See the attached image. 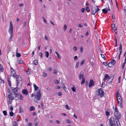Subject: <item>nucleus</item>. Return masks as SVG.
Instances as JSON below:
<instances>
[{"instance_id":"obj_12","label":"nucleus","mask_w":126,"mask_h":126,"mask_svg":"<svg viewBox=\"0 0 126 126\" xmlns=\"http://www.w3.org/2000/svg\"><path fill=\"white\" fill-rule=\"evenodd\" d=\"M21 79L20 76L18 75L16 76V80L17 82L16 85L17 86L19 82V80Z\"/></svg>"},{"instance_id":"obj_51","label":"nucleus","mask_w":126,"mask_h":126,"mask_svg":"<svg viewBox=\"0 0 126 126\" xmlns=\"http://www.w3.org/2000/svg\"><path fill=\"white\" fill-rule=\"evenodd\" d=\"M86 9L87 11H88V12H89L90 11V9L88 7H86Z\"/></svg>"},{"instance_id":"obj_62","label":"nucleus","mask_w":126,"mask_h":126,"mask_svg":"<svg viewBox=\"0 0 126 126\" xmlns=\"http://www.w3.org/2000/svg\"><path fill=\"white\" fill-rule=\"evenodd\" d=\"M103 64L105 66H107L108 65L107 63L106 62H103Z\"/></svg>"},{"instance_id":"obj_31","label":"nucleus","mask_w":126,"mask_h":126,"mask_svg":"<svg viewBox=\"0 0 126 126\" xmlns=\"http://www.w3.org/2000/svg\"><path fill=\"white\" fill-rule=\"evenodd\" d=\"M126 63V60H125V61L123 64L122 65V68L123 69H124V68L125 65Z\"/></svg>"},{"instance_id":"obj_60","label":"nucleus","mask_w":126,"mask_h":126,"mask_svg":"<svg viewBox=\"0 0 126 126\" xmlns=\"http://www.w3.org/2000/svg\"><path fill=\"white\" fill-rule=\"evenodd\" d=\"M28 70H28V71H27V74H28V75H29L30 74V71H29V69L28 68Z\"/></svg>"},{"instance_id":"obj_59","label":"nucleus","mask_w":126,"mask_h":126,"mask_svg":"<svg viewBox=\"0 0 126 126\" xmlns=\"http://www.w3.org/2000/svg\"><path fill=\"white\" fill-rule=\"evenodd\" d=\"M3 68L2 67L0 68V71L3 72Z\"/></svg>"},{"instance_id":"obj_56","label":"nucleus","mask_w":126,"mask_h":126,"mask_svg":"<svg viewBox=\"0 0 126 126\" xmlns=\"http://www.w3.org/2000/svg\"><path fill=\"white\" fill-rule=\"evenodd\" d=\"M53 73L55 74H57V71L56 70H53Z\"/></svg>"},{"instance_id":"obj_39","label":"nucleus","mask_w":126,"mask_h":126,"mask_svg":"<svg viewBox=\"0 0 126 126\" xmlns=\"http://www.w3.org/2000/svg\"><path fill=\"white\" fill-rule=\"evenodd\" d=\"M47 74L45 72H44L43 73V74L42 76H43V77H45L47 76Z\"/></svg>"},{"instance_id":"obj_49","label":"nucleus","mask_w":126,"mask_h":126,"mask_svg":"<svg viewBox=\"0 0 126 126\" xmlns=\"http://www.w3.org/2000/svg\"><path fill=\"white\" fill-rule=\"evenodd\" d=\"M4 80H2L1 79H0V83H4Z\"/></svg>"},{"instance_id":"obj_53","label":"nucleus","mask_w":126,"mask_h":126,"mask_svg":"<svg viewBox=\"0 0 126 126\" xmlns=\"http://www.w3.org/2000/svg\"><path fill=\"white\" fill-rule=\"evenodd\" d=\"M74 60L76 61L78 59V57L77 56H75L74 57Z\"/></svg>"},{"instance_id":"obj_25","label":"nucleus","mask_w":126,"mask_h":126,"mask_svg":"<svg viewBox=\"0 0 126 126\" xmlns=\"http://www.w3.org/2000/svg\"><path fill=\"white\" fill-rule=\"evenodd\" d=\"M79 62H77L76 63V65L75 66V68H77L79 66Z\"/></svg>"},{"instance_id":"obj_6","label":"nucleus","mask_w":126,"mask_h":126,"mask_svg":"<svg viewBox=\"0 0 126 126\" xmlns=\"http://www.w3.org/2000/svg\"><path fill=\"white\" fill-rule=\"evenodd\" d=\"M12 92H14L15 93L14 94H15V98L17 97V96L19 95V93L18 92V90L17 87L14 88Z\"/></svg>"},{"instance_id":"obj_23","label":"nucleus","mask_w":126,"mask_h":126,"mask_svg":"<svg viewBox=\"0 0 126 126\" xmlns=\"http://www.w3.org/2000/svg\"><path fill=\"white\" fill-rule=\"evenodd\" d=\"M33 63L35 65H37V64H38L37 61V60H34V61H33Z\"/></svg>"},{"instance_id":"obj_27","label":"nucleus","mask_w":126,"mask_h":126,"mask_svg":"<svg viewBox=\"0 0 126 126\" xmlns=\"http://www.w3.org/2000/svg\"><path fill=\"white\" fill-rule=\"evenodd\" d=\"M19 96L20 99L21 100H23V97L21 95V94L20 93H19Z\"/></svg>"},{"instance_id":"obj_8","label":"nucleus","mask_w":126,"mask_h":126,"mask_svg":"<svg viewBox=\"0 0 126 126\" xmlns=\"http://www.w3.org/2000/svg\"><path fill=\"white\" fill-rule=\"evenodd\" d=\"M9 93L8 95V99L14 100V97L12 96V94L11 92H8Z\"/></svg>"},{"instance_id":"obj_46","label":"nucleus","mask_w":126,"mask_h":126,"mask_svg":"<svg viewBox=\"0 0 126 126\" xmlns=\"http://www.w3.org/2000/svg\"><path fill=\"white\" fill-rule=\"evenodd\" d=\"M106 115L107 116H109V115L110 113L108 111H106L105 112Z\"/></svg>"},{"instance_id":"obj_3","label":"nucleus","mask_w":126,"mask_h":126,"mask_svg":"<svg viewBox=\"0 0 126 126\" xmlns=\"http://www.w3.org/2000/svg\"><path fill=\"white\" fill-rule=\"evenodd\" d=\"M114 114L117 119L120 118L121 116V115L120 113H119L116 107H115V108Z\"/></svg>"},{"instance_id":"obj_1","label":"nucleus","mask_w":126,"mask_h":126,"mask_svg":"<svg viewBox=\"0 0 126 126\" xmlns=\"http://www.w3.org/2000/svg\"><path fill=\"white\" fill-rule=\"evenodd\" d=\"M116 98L118 102V105L121 108H122V97L120 96L119 92L118 91L116 92Z\"/></svg>"},{"instance_id":"obj_36","label":"nucleus","mask_w":126,"mask_h":126,"mask_svg":"<svg viewBox=\"0 0 126 126\" xmlns=\"http://www.w3.org/2000/svg\"><path fill=\"white\" fill-rule=\"evenodd\" d=\"M23 61L22 60H19L18 61L17 63L19 64H21L22 63Z\"/></svg>"},{"instance_id":"obj_26","label":"nucleus","mask_w":126,"mask_h":126,"mask_svg":"<svg viewBox=\"0 0 126 126\" xmlns=\"http://www.w3.org/2000/svg\"><path fill=\"white\" fill-rule=\"evenodd\" d=\"M13 100H11V99H8V104L9 105H10L12 103V101Z\"/></svg>"},{"instance_id":"obj_13","label":"nucleus","mask_w":126,"mask_h":126,"mask_svg":"<svg viewBox=\"0 0 126 126\" xmlns=\"http://www.w3.org/2000/svg\"><path fill=\"white\" fill-rule=\"evenodd\" d=\"M84 75L83 72H80V74L79 75V78L80 79H82L83 78H84Z\"/></svg>"},{"instance_id":"obj_43","label":"nucleus","mask_w":126,"mask_h":126,"mask_svg":"<svg viewBox=\"0 0 126 126\" xmlns=\"http://www.w3.org/2000/svg\"><path fill=\"white\" fill-rule=\"evenodd\" d=\"M21 56V55L19 53H17L16 54V56L17 57H19Z\"/></svg>"},{"instance_id":"obj_16","label":"nucleus","mask_w":126,"mask_h":126,"mask_svg":"<svg viewBox=\"0 0 126 126\" xmlns=\"http://www.w3.org/2000/svg\"><path fill=\"white\" fill-rule=\"evenodd\" d=\"M92 14L94 16L95 15V13L96 12V9L95 8H92Z\"/></svg>"},{"instance_id":"obj_22","label":"nucleus","mask_w":126,"mask_h":126,"mask_svg":"<svg viewBox=\"0 0 126 126\" xmlns=\"http://www.w3.org/2000/svg\"><path fill=\"white\" fill-rule=\"evenodd\" d=\"M55 53L57 54V56L58 58L60 59H61V56L58 53L57 51H55Z\"/></svg>"},{"instance_id":"obj_4","label":"nucleus","mask_w":126,"mask_h":126,"mask_svg":"<svg viewBox=\"0 0 126 126\" xmlns=\"http://www.w3.org/2000/svg\"><path fill=\"white\" fill-rule=\"evenodd\" d=\"M13 26L12 22L11 21L10 22V27L9 28L8 32L10 34H13Z\"/></svg>"},{"instance_id":"obj_10","label":"nucleus","mask_w":126,"mask_h":126,"mask_svg":"<svg viewBox=\"0 0 126 126\" xmlns=\"http://www.w3.org/2000/svg\"><path fill=\"white\" fill-rule=\"evenodd\" d=\"M11 72L12 74V77L15 78L16 76V72L14 70L13 68H12L11 67Z\"/></svg>"},{"instance_id":"obj_40","label":"nucleus","mask_w":126,"mask_h":126,"mask_svg":"<svg viewBox=\"0 0 126 126\" xmlns=\"http://www.w3.org/2000/svg\"><path fill=\"white\" fill-rule=\"evenodd\" d=\"M10 115L11 116H12L14 115V113L12 111H11L10 112Z\"/></svg>"},{"instance_id":"obj_38","label":"nucleus","mask_w":126,"mask_h":126,"mask_svg":"<svg viewBox=\"0 0 126 126\" xmlns=\"http://www.w3.org/2000/svg\"><path fill=\"white\" fill-rule=\"evenodd\" d=\"M3 113L4 115L6 116L7 115V112L6 110H4L3 111Z\"/></svg>"},{"instance_id":"obj_47","label":"nucleus","mask_w":126,"mask_h":126,"mask_svg":"<svg viewBox=\"0 0 126 126\" xmlns=\"http://www.w3.org/2000/svg\"><path fill=\"white\" fill-rule=\"evenodd\" d=\"M101 56L103 58V59L104 60H105V59H106V58H105V56H104V55H103V54H101Z\"/></svg>"},{"instance_id":"obj_2","label":"nucleus","mask_w":126,"mask_h":126,"mask_svg":"<svg viewBox=\"0 0 126 126\" xmlns=\"http://www.w3.org/2000/svg\"><path fill=\"white\" fill-rule=\"evenodd\" d=\"M38 92L37 93V94L35 95L34 99V101L35 102H37L38 100H40L41 98V94L40 91L39 89Z\"/></svg>"},{"instance_id":"obj_7","label":"nucleus","mask_w":126,"mask_h":126,"mask_svg":"<svg viewBox=\"0 0 126 126\" xmlns=\"http://www.w3.org/2000/svg\"><path fill=\"white\" fill-rule=\"evenodd\" d=\"M115 61L113 59L112 61L109 63L108 64V66L110 67H111L115 64Z\"/></svg>"},{"instance_id":"obj_35","label":"nucleus","mask_w":126,"mask_h":126,"mask_svg":"<svg viewBox=\"0 0 126 126\" xmlns=\"http://www.w3.org/2000/svg\"><path fill=\"white\" fill-rule=\"evenodd\" d=\"M85 61L84 60H82L80 62V65H83L84 64L85 62Z\"/></svg>"},{"instance_id":"obj_58","label":"nucleus","mask_w":126,"mask_h":126,"mask_svg":"<svg viewBox=\"0 0 126 126\" xmlns=\"http://www.w3.org/2000/svg\"><path fill=\"white\" fill-rule=\"evenodd\" d=\"M121 77L119 76L118 78V83H120V80H121Z\"/></svg>"},{"instance_id":"obj_28","label":"nucleus","mask_w":126,"mask_h":126,"mask_svg":"<svg viewBox=\"0 0 126 126\" xmlns=\"http://www.w3.org/2000/svg\"><path fill=\"white\" fill-rule=\"evenodd\" d=\"M71 89L73 92H75L76 88L74 85L73 86V87L71 88Z\"/></svg>"},{"instance_id":"obj_41","label":"nucleus","mask_w":126,"mask_h":126,"mask_svg":"<svg viewBox=\"0 0 126 126\" xmlns=\"http://www.w3.org/2000/svg\"><path fill=\"white\" fill-rule=\"evenodd\" d=\"M13 126H18L17 124L16 121L14 122V125Z\"/></svg>"},{"instance_id":"obj_32","label":"nucleus","mask_w":126,"mask_h":126,"mask_svg":"<svg viewBox=\"0 0 126 126\" xmlns=\"http://www.w3.org/2000/svg\"><path fill=\"white\" fill-rule=\"evenodd\" d=\"M65 107L66 109H67L68 110H70V108L69 107V106L67 105H66L65 106Z\"/></svg>"},{"instance_id":"obj_57","label":"nucleus","mask_w":126,"mask_h":126,"mask_svg":"<svg viewBox=\"0 0 126 126\" xmlns=\"http://www.w3.org/2000/svg\"><path fill=\"white\" fill-rule=\"evenodd\" d=\"M85 10V9L84 8H82V9L81 10V11L83 13L84 12Z\"/></svg>"},{"instance_id":"obj_37","label":"nucleus","mask_w":126,"mask_h":126,"mask_svg":"<svg viewBox=\"0 0 126 126\" xmlns=\"http://www.w3.org/2000/svg\"><path fill=\"white\" fill-rule=\"evenodd\" d=\"M23 109L21 107H19V112L20 113H21L23 112Z\"/></svg>"},{"instance_id":"obj_33","label":"nucleus","mask_w":126,"mask_h":126,"mask_svg":"<svg viewBox=\"0 0 126 126\" xmlns=\"http://www.w3.org/2000/svg\"><path fill=\"white\" fill-rule=\"evenodd\" d=\"M82 81L81 82V84H83L85 82V78H83L82 79Z\"/></svg>"},{"instance_id":"obj_5","label":"nucleus","mask_w":126,"mask_h":126,"mask_svg":"<svg viewBox=\"0 0 126 126\" xmlns=\"http://www.w3.org/2000/svg\"><path fill=\"white\" fill-rule=\"evenodd\" d=\"M98 90V92L97 93V95L100 97H102L105 94L104 92L101 89H99Z\"/></svg>"},{"instance_id":"obj_34","label":"nucleus","mask_w":126,"mask_h":126,"mask_svg":"<svg viewBox=\"0 0 126 126\" xmlns=\"http://www.w3.org/2000/svg\"><path fill=\"white\" fill-rule=\"evenodd\" d=\"M63 28L64 31H65L67 28V26L66 25V24H64Z\"/></svg>"},{"instance_id":"obj_20","label":"nucleus","mask_w":126,"mask_h":126,"mask_svg":"<svg viewBox=\"0 0 126 126\" xmlns=\"http://www.w3.org/2000/svg\"><path fill=\"white\" fill-rule=\"evenodd\" d=\"M120 47H119V52H120V55H121V54L122 52V45L121 44H120Z\"/></svg>"},{"instance_id":"obj_48","label":"nucleus","mask_w":126,"mask_h":126,"mask_svg":"<svg viewBox=\"0 0 126 126\" xmlns=\"http://www.w3.org/2000/svg\"><path fill=\"white\" fill-rule=\"evenodd\" d=\"M73 49L74 51H76L77 50V47L76 46H74V47Z\"/></svg>"},{"instance_id":"obj_9","label":"nucleus","mask_w":126,"mask_h":126,"mask_svg":"<svg viewBox=\"0 0 126 126\" xmlns=\"http://www.w3.org/2000/svg\"><path fill=\"white\" fill-rule=\"evenodd\" d=\"M112 27L115 33L116 34L117 33V28L116 26L113 23L112 24Z\"/></svg>"},{"instance_id":"obj_11","label":"nucleus","mask_w":126,"mask_h":126,"mask_svg":"<svg viewBox=\"0 0 126 126\" xmlns=\"http://www.w3.org/2000/svg\"><path fill=\"white\" fill-rule=\"evenodd\" d=\"M94 83V82L92 79H90V83L89 84V88H91V87L93 85Z\"/></svg>"},{"instance_id":"obj_50","label":"nucleus","mask_w":126,"mask_h":126,"mask_svg":"<svg viewBox=\"0 0 126 126\" xmlns=\"http://www.w3.org/2000/svg\"><path fill=\"white\" fill-rule=\"evenodd\" d=\"M57 94L58 95V96H61L62 94V93L61 92H58V93Z\"/></svg>"},{"instance_id":"obj_30","label":"nucleus","mask_w":126,"mask_h":126,"mask_svg":"<svg viewBox=\"0 0 126 126\" xmlns=\"http://www.w3.org/2000/svg\"><path fill=\"white\" fill-rule=\"evenodd\" d=\"M10 38L9 40V41H11L12 39V37L13 36V34H10Z\"/></svg>"},{"instance_id":"obj_21","label":"nucleus","mask_w":126,"mask_h":126,"mask_svg":"<svg viewBox=\"0 0 126 126\" xmlns=\"http://www.w3.org/2000/svg\"><path fill=\"white\" fill-rule=\"evenodd\" d=\"M62 84H63V88L64 90L66 92H68V91L67 90L66 88V87L65 86L64 83L62 82Z\"/></svg>"},{"instance_id":"obj_14","label":"nucleus","mask_w":126,"mask_h":126,"mask_svg":"<svg viewBox=\"0 0 126 126\" xmlns=\"http://www.w3.org/2000/svg\"><path fill=\"white\" fill-rule=\"evenodd\" d=\"M108 10L110 11V9L109 7V6H108V7L107 8H105L104 9H103L102 10V12L104 14H106L107 12V11Z\"/></svg>"},{"instance_id":"obj_42","label":"nucleus","mask_w":126,"mask_h":126,"mask_svg":"<svg viewBox=\"0 0 126 126\" xmlns=\"http://www.w3.org/2000/svg\"><path fill=\"white\" fill-rule=\"evenodd\" d=\"M116 123L117 126H121V125L119 121H117Z\"/></svg>"},{"instance_id":"obj_54","label":"nucleus","mask_w":126,"mask_h":126,"mask_svg":"<svg viewBox=\"0 0 126 126\" xmlns=\"http://www.w3.org/2000/svg\"><path fill=\"white\" fill-rule=\"evenodd\" d=\"M39 55L41 57H42L43 56L42 53L41 52L40 53H39Z\"/></svg>"},{"instance_id":"obj_64","label":"nucleus","mask_w":126,"mask_h":126,"mask_svg":"<svg viewBox=\"0 0 126 126\" xmlns=\"http://www.w3.org/2000/svg\"><path fill=\"white\" fill-rule=\"evenodd\" d=\"M43 18L44 21L45 22V23L47 24V22L45 19L44 17H43Z\"/></svg>"},{"instance_id":"obj_19","label":"nucleus","mask_w":126,"mask_h":126,"mask_svg":"<svg viewBox=\"0 0 126 126\" xmlns=\"http://www.w3.org/2000/svg\"><path fill=\"white\" fill-rule=\"evenodd\" d=\"M113 118L111 117H110L109 119V125H110L113 124Z\"/></svg>"},{"instance_id":"obj_29","label":"nucleus","mask_w":126,"mask_h":126,"mask_svg":"<svg viewBox=\"0 0 126 126\" xmlns=\"http://www.w3.org/2000/svg\"><path fill=\"white\" fill-rule=\"evenodd\" d=\"M35 108L33 107H31L30 109V111H32L35 110Z\"/></svg>"},{"instance_id":"obj_55","label":"nucleus","mask_w":126,"mask_h":126,"mask_svg":"<svg viewBox=\"0 0 126 126\" xmlns=\"http://www.w3.org/2000/svg\"><path fill=\"white\" fill-rule=\"evenodd\" d=\"M66 122L70 124V123L71 122L68 119H67L66 120Z\"/></svg>"},{"instance_id":"obj_18","label":"nucleus","mask_w":126,"mask_h":126,"mask_svg":"<svg viewBox=\"0 0 126 126\" xmlns=\"http://www.w3.org/2000/svg\"><path fill=\"white\" fill-rule=\"evenodd\" d=\"M34 86V90L35 91H36L38 89L39 90H40V89H39V88L35 84H33Z\"/></svg>"},{"instance_id":"obj_45","label":"nucleus","mask_w":126,"mask_h":126,"mask_svg":"<svg viewBox=\"0 0 126 126\" xmlns=\"http://www.w3.org/2000/svg\"><path fill=\"white\" fill-rule=\"evenodd\" d=\"M99 6H96L97 9H96V12H99L100 10V9L98 7Z\"/></svg>"},{"instance_id":"obj_17","label":"nucleus","mask_w":126,"mask_h":126,"mask_svg":"<svg viewBox=\"0 0 126 126\" xmlns=\"http://www.w3.org/2000/svg\"><path fill=\"white\" fill-rule=\"evenodd\" d=\"M22 93L24 94L27 95L28 94L27 90H23L22 91Z\"/></svg>"},{"instance_id":"obj_15","label":"nucleus","mask_w":126,"mask_h":126,"mask_svg":"<svg viewBox=\"0 0 126 126\" xmlns=\"http://www.w3.org/2000/svg\"><path fill=\"white\" fill-rule=\"evenodd\" d=\"M109 76L107 74H106L105 75L104 78V79H103V80L105 82L106 80L109 79Z\"/></svg>"},{"instance_id":"obj_44","label":"nucleus","mask_w":126,"mask_h":126,"mask_svg":"<svg viewBox=\"0 0 126 126\" xmlns=\"http://www.w3.org/2000/svg\"><path fill=\"white\" fill-rule=\"evenodd\" d=\"M80 52L82 53V52L83 50V47L82 46H81L80 47Z\"/></svg>"},{"instance_id":"obj_24","label":"nucleus","mask_w":126,"mask_h":126,"mask_svg":"<svg viewBox=\"0 0 126 126\" xmlns=\"http://www.w3.org/2000/svg\"><path fill=\"white\" fill-rule=\"evenodd\" d=\"M45 56L46 58H47L48 57L49 54L48 51H46L45 52Z\"/></svg>"},{"instance_id":"obj_63","label":"nucleus","mask_w":126,"mask_h":126,"mask_svg":"<svg viewBox=\"0 0 126 126\" xmlns=\"http://www.w3.org/2000/svg\"><path fill=\"white\" fill-rule=\"evenodd\" d=\"M10 109L11 111H12L13 109V107H10Z\"/></svg>"},{"instance_id":"obj_52","label":"nucleus","mask_w":126,"mask_h":126,"mask_svg":"<svg viewBox=\"0 0 126 126\" xmlns=\"http://www.w3.org/2000/svg\"><path fill=\"white\" fill-rule=\"evenodd\" d=\"M54 82L55 83L57 84L58 83H59V81L57 80H54Z\"/></svg>"},{"instance_id":"obj_61","label":"nucleus","mask_w":126,"mask_h":126,"mask_svg":"<svg viewBox=\"0 0 126 126\" xmlns=\"http://www.w3.org/2000/svg\"><path fill=\"white\" fill-rule=\"evenodd\" d=\"M109 125V126H116V125L113 123L110 125Z\"/></svg>"}]
</instances>
